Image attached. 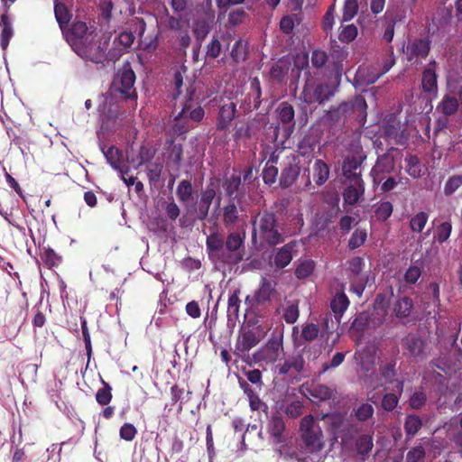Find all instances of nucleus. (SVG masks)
Wrapping results in <instances>:
<instances>
[{
    "label": "nucleus",
    "instance_id": "nucleus-38",
    "mask_svg": "<svg viewBox=\"0 0 462 462\" xmlns=\"http://www.w3.org/2000/svg\"><path fill=\"white\" fill-rule=\"evenodd\" d=\"M350 106L347 102L341 103L338 106L330 108L328 111V119L339 123L345 121V119L351 115Z\"/></svg>",
    "mask_w": 462,
    "mask_h": 462
},
{
    "label": "nucleus",
    "instance_id": "nucleus-13",
    "mask_svg": "<svg viewBox=\"0 0 462 462\" xmlns=\"http://www.w3.org/2000/svg\"><path fill=\"white\" fill-rule=\"evenodd\" d=\"M259 342L260 338L254 330L245 329L239 333L235 345L234 354L238 357H244Z\"/></svg>",
    "mask_w": 462,
    "mask_h": 462
},
{
    "label": "nucleus",
    "instance_id": "nucleus-6",
    "mask_svg": "<svg viewBox=\"0 0 462 462\" xmlns=\"http://www.w3.org/2000/svg\"><path fill=\"white\" fill-rule=\"evenodd\" d=\"M436 113L440 116L454 117L462 113V85L448 82L439 102L436 106Z\"/></svg>",
    "mask_w": 462,
    "mask_h": 462
},
{
    "label": "nucleus",
    "instance_id": "nucleus-3",
    "mask_svg": "<svg viewBox=\"0 0 462 462\" xmlns=\"http://www.w3.org/2000/svg\"><path fill=\"white\" fill-rule=\"evenodd\" d=\"M282 228L273 212L263 210L253 220V239L259 236L262 243L273 246L283 243Z\"/></svg>",
    "mask_w": 462,
    "mask_h": 462
},
{
    "label": "nucleus",
    "instance_id": "nucleus-19",
    "mask_svg": "<svg viewBox=\"0 0 462 462\" xmlns=\"http://www.w3.org/2000/svg\"><path fill=\"white\" fill-rule=\"evenodd\" d=\"M305 361L300 353L290 356L287 357L283 364L279 365V374H294L300 373L304 368Z\"/></svg>",
    "mask_w": 462,
    "mask_h": 462
},
{
    "label": "nucleus",
    "instance_id": "nucleus-31",
    "mask_svg": "<svg viewBox=\"0 0 462 462\" xmlns=\"http://www.w3.org/2000/svg\"><path fill=\"white\" fill-rule=\"evenodd\" d=\"M0 25L2 27L1 35H0V45L1 48L5 51L7 49L10 40L14 35V30L12 27V23L10 18L7 14H3L0 18Z\"/></svg>",
    "mask_w": 462,
    "mask_h": 462
},
{
    "label": "nucleus",
    "instance_id": "nucleus-63",
    "mask_svg": "<svg viewBox=\"0 0 462 462\" xmlns=\"http://www.w3.org/2000/svg\"><path fill=\"white\" fill-rule=\"evenodd\" d=\"M319 328L314 323L306 324L301 330L300 337L305 341H313L318 337Z\"/></svg>",
    "mask_w": 462,
    "mask_h": 462
},
{
    "label": "nucleus",
    "instance_id": "nucleus-44",
    "mask_svg": "<svg viewBox=\"0 0 462 462\" xmlns=\"http://www.w3.org/2000/svg\"><path fill=\"white\" fill-rule=\"evenodd\" d=\"M429 214L425 211H420L410 219V228L413 233H421L429 220Z\"/></svg>",
    "mask_w": 462,
    "mask_h": 462
},
{
    "label": "nucleus",
    "instance_id": "nucleus-48",
    "mask_svg": "<svg viewBox=\"0 0 462 462\" xmlns=\"http://www.w3.org/2000/svg\"><path fill=\"white\" fill-rule=\"evenodd\" d=\"M406 171L407 173L414 178L418 179L421 177V164L419 159L414 155H409L405 158Z\"/></svg>",
    "mask_w": 462,
    "mask_h": 462
},
{
    "label": "nucleus",
    "instance_id": "nucleus-46",
    "mask_svg": "<svg viewBox=\"0 0 462 462\" xmlns=\"http://www.w3.org/2000/svg\"><path fill=\"white\" fill-rule=\"evenodd\" d=\"M183 157V144L182 143H175L174 140L171 139L170 141L169 146V161L179 167L182 162Z\"/></svg>",
    "mask_w": 462,
    "mask_h": 462
},
{
    "label": "nucleus",
    "instance_id": "nucleus-40",
    "mask_svg": "<svg viewBox=\"0 0 462 462\" xmlns=\"http://www.w3.org/2000/svg\"><path fill=\"white\" fill-rule=\"evenodd\" d=\"M54 14L60 28L64 32L71 17L68 8L62 3H56L54 5Z\"/></svg>",
    "mask_w": 462,
    "mask_h": 462
},
{
    "label": "nucleus",
    "instance_id": "nucleus-2",
    "mask_svg": "<svg viewBox=\"0 0 462 462\" xmlns=\"http://www.w3.org/2000/svg\"><path fill=\"white\" fill-rule=\"evenodd\" d=\"M245 237L238 232H230L226 240L218 232H212L206 239L209 256L226 265H235L243 261Z\"/></svg>",
    "mask_w": 462,
    "mask_h": 462
},
{
    "label": "nucleus",
    "instance_id": "nucleus-14",
    "mask_svg": "<svg viewBox=\"0 0 462 462\" xmlns=\"http://www.w3.org/2000/svg\"><path fill=\"white\" fill-rule=\"evenodd\" d=\"M283 153V149H275L271 152V154L263 170V180L265 184L273 185V183L276 182L279 173L277 164L280 165L281 155H282Z\"/></svg>",
    "mask_w": 462,
    "mask_h": 462
},
{
    "label": "nucleus",
    "instance_id": "nucleus-42",
    "mask_svg": "<svg viewBox=\"0 0 462 462\" xmlns=\"http://www.w3.org/2000/svg\"><path fill=\"white\" fill-rule=\"evenodd\" d=\"M101 383L103 387L97 390L96 393V401L99 405L106 406L110 403L113 398L112 387L103 378H101Z\"/></svg>",
    "mask_w": 462,
    "mask_h": 462
},
{
    "label": "nucleus",
    "instance_id": "nucleus-28",
    "mask_svg": "<svg viewBox=\"0 0 462 462\" xmlns=\"http://www.w3.org/2000/svg\"><path fill=\"white\" fill-rule=\"evenodd\" d=\"M413 309V300L409 296L398 297L393 304V313L398 319L408 318Z\"/></svg>",
    "mask_w": 462,
    "mask_h": 462
},
{
    "label": "nucleus",
    "instance_id": "nucleus-36",
    "mask_svg": "<svg viewBox=\"0 0 462 462\" xmlns=\"http://www.w3.org/2000/svg\"><path fill=\"white\" fill-rule=\"evenodd\" d=\"M239 293V290H235L234 292L228 297L226 310L228 321L236 322L238 319L241 303Z\"/></svg>",
    "mask_w": 462,
    "mask_h": 462
},
{
    "label": "nucleus",
    "instance_id": "nucleus-62",
    "mask_svg": "<svg viewBox=\"0 0 462 462\" xmlns=\"http://www.w3.org/2000/svg\"><path fill=\"white\" fill-rule=\"evenodd\" d=\"M154 155L155 150L145 145H142L139 149V152L137 155L138 163L136 165V168H139L142 165L150 162L152 159L154 157Z\"/></svg>",
    "mask_w": 462,
    "mask_h": 462
},
{
    "label": "nucleus",
    "instance_id": "nucleus-43",
    "mask_svg": "<svg viewBox=\"0 0 462 462\" xmlns=\"http://www.w3.org/2000/svg\"><path fill=\"white\" fill-rule=\"evenodd\" d=\"M314 269L315 262L313 260H302L297 264L294 274L298 279L303 280L310 276L314 272Z\"/></svg>",
    "mask_w": 462,
    "mask_h": 462
},
{
    "label": "nucleus",
    "instance_id": "nucleus-26",
    "mask_svg": "<svg viewBox=\"0 0 462 462\" xmlns=\"http://www.w3.org/2000/svg\"><path fill=\"white\" fill-rule=\"evenodd\" d=\"M421 89L426 94H438V76L435 69L427 68L421 75Z\"/></svg>",
    "mask_w": 462,
    "mask_h": 462
},
{
    "label": "nucleus",
    "instance_id": "nucleus-22",
    "mask_svg": "<svg viewBox=\"0 0 462 462\" xmlns=\"http://www.w3.org/2000/svg\"><path fill=\"white\" fill-rule=\"evenodd\" d=\"M365 184L364 180L360 182H349V185L343 191L344 203L354 206L356 205L360 198L364 195Z\"/></svg>",
    "mask_w": 462,
    "mask_h": 462
},
{
    "label": "nucleus",
    "instance_id": "nucleus-49",
    "mask_svg": "<svg viewBox=\"0 0 462 462\" xmlns=\"http://www.w3.org/2000/svg\"><path fill=\"white\" fill-rule=\"evenodd\" d=\"M460 187H462V173L454 174L448 177L445 182L443 192L446 196L453 195Z\"/></svg>",
    "mask_w": 462,
    "mask_h": 462
},
{
    "label": "nucleus",
    "instance_id": "nucleus-45",
    "mask_svg": "<svg viewBox=\"0 0 462 462\" xmlns=\"http://www.w3.org/2000/svg\"><path fill=\"white\" fill-rule=\"evenodd\" d=\"M211 30V25L208 21L206 19H197L194 22L193 25V33L195 35L196 40L199 42H202V41L207 37Z\"/></svg>",
    "mask_w": 462,
    "mask_h": 462
},
{
    "label": "nucleus",
    "instance_id": "nucleus-15",
    "mask_svg": "<svg viewBox=\"0 0 462 462\" xmlns=\"http://www.w3.org/2000/svg\"><path fill=\"white\" fill-rule=\"evenodd\" d=\"M296 246V242L291 241L281 248L273 250L270 257V263L277 269H283L290 264L293 255L292 251Z\"/></svg>",
    "mask_w": 462,
    "mask_h": 462
},
{
    "label": "nucleus",
    "instance_id": "nucleus-21",
    "mask_svg": "<svg viewBox=\"0 0 462 462\" xmlns=\"http://www.w3.org/2000/svg\"><path fill=\"white\" fill-rule=\"evenodd\" d=\"M285 430V422L282 416L276 412L268 420L267 432L273 438V441L276 444L282 443V434Z\"/></svg>",
    "mask_w": 462,
    "mask_h": 462
},
{
    "label": "nucleus",
    "instance_id": "nucleus-18",
    "mask_svg": "<svg viewBox=\"0 0 462 462\" xmlns=\"http://www.w3.org/2000/svg\"><path fill=\"white\" fill-rule=\"evenodd\" d=\"M362 161L356 157H348L343 162L342 171L344 177L349 182H360L363 180L360 167Z\"/></svg>",
    "mask_w": 462,
    "mask_h": 462
},
{
    "label": "nucleus",
    "instance_id": "nucleus-54",
    "mask_svg": "<svg viewBox=\"0 0 462 462\" xmlns=\"http://www.w3.org/2000/svg\"><path fill=\"white\" fill-rule=\"evenodd\" d=\"M393 206L390 201L381 202L375 208L374 214L379 221H386L393 214Z\"/></svg>",
    "mask_w": 462,
    "mask_h": 462
},
{
    "label": "nucleus",
    "instance_id": "nucleus-47",
    "mask_svg": "<svg viewBox=\"0 0 462 462\" xmlns=\"http://www.w3.org/2000/svg\"><path fill=\"white\" fill-rule=\"evenodd\" d=\"M261 97H262V89L261 84L258 78H254L250 82V92L247 97L251 100L253 98V107L254 109H258L261 106Z\"/></svg>",
    "mask_w": 462,
    "mask_h": 462
},
{
    "label": "nucleus",
    "instance_id": "nucleus-53",
    "mask_svg": "<svg viewBox=\"0 0 462 462\" xmlns=\"http://www.w3.org/2000/svg\"><path fill=\"white\" fill-rule=\"evenodd\" d=\"M451 231V223L449 221H445L437 226L434 237L438 243L443 244L449 238Z\"/></svg>",
    "mask_w": 462,
    "mask_h": 462
},
{
    "label": "nucleus",
    "instance_id": "nucleus-30",
    "mask_svg": "<svg viewBox=\"0 0 462 462\" xmlns=\"http://www.w3.org/2000/svg\"><path fill=\"white\" fill-rule=\"evenodd\" d=\"M347 103L350 106L349 108L351 114H356V116L359 119V121L365 124L367 116V104L365 97L361 95H356L351 101Z\"/></svg>",
    "mask_w": 462,
    "mask_h": 462
},
{
    "label": "nucleus",
    "instance_id": "nucleus-24",
    "mask_svg": "<svg viewBox=\"0 0 462 462\" xmlns=\"http://www.w3.org/2000/svg\"><path fill=\"white\" fill-rule=\"evenodd\" d=\"M321 430L301 433V439L308 453H316L322 449Z\"/></svg>",
    "mask_w": 462,
    "mask_h": 462
},
{
    "label": "nucleus",
    "instance_id": "nucleus-12",
    "mask_svg": "<svg viewBox=\"0 0 462 462\" xmlns=\"http://www.w3.org/2000/svg\"><path fill=\"white\" fill-rule=\"evenodd\" d=\"M395 167L393 157L384 153L377 158L374 166L371 170V176L374 185H379L385 180V175L391 173Z\"/></svg>",
    "mask_w": 462,
    "mask_h": 462
},
{
    "label": "nucleus",
    "instance_id": "nucleus-25",
    "mask_svg": "<svg viewBox=\"0 0 462 462\" xmlns=\"http://www.w3.org/2000/svg\"><path fill=\"white\" fill-rule=\"evenodd\" d=\"M239 201L240 199L237 201L230 199L222 208V220L225 226H234L239 221V209L237 208Z\"/></svg>",
    "mask_w": 462,
    "mask_h": 462
},
{
    "label": "nucleus",
    "instance_id": "nucleus-17",
    "mask_svg": "<svg viewBox=\"0 0 462 462\" xmlns=\"http://www.w3.org/2000/svg\"><path fill=\"white\" fill-rule=\"evenodd\" d=\"M282 350V342L281 339H270L267 344L258 351L257 358L259 361L274 363L278 359Z\"/></svg>",
    "mask_w": 462,
    "mask_h": 462
},
{
    "label": "nucleus",
    "instance_id": "nucleus-55",
    "mask_svg": "<svg viewBox=\"0 0 462 462\" xmlns=\"http://www.w3.org/2000/svg\"><path fill=\"white\" fill-rule=\"evenodd\" d=\"M247 19L248 14L243 7L236 8L228 14V23L233 26L244 23Z\"/></svg>",
    "mask_w": 462,
    "mask_h": 462
},
{
    "label": "nucleus",
    "instance_id": "nucleus-52",
    "mask_svg": "<svg viewBox=\"0 0 462 462\" xmlns=\"http://www.w3.org/2000/svg\"><path fill=\"white\" fill-rule=\"evenodd\" d=\"M310 394L319 401H328L334 397V390L327 385L319 384L313 387Z\"/></svg>",
    "mask_w": 462,
    "mask_h": 462
},
{
    "label": "nucleus",
    "instance_id": "nucleus-37",
    "mask_svg": "<svg viewBox=\"0 0 462 462\" xmlns=\"http://www.w3.org/2000/svg\"><path fill=\"white\" fill-rule=\"evenodd\" d=\"M349 305V300L344 292L337 293L330 302V308L337 318H341Z\"/></svg>",
    "mask_w": 462,
    "mask_h": 462
},
{
    "label": "nucleus",
    "instance_id": "nucleus-51",
    "mask_svg": "<svg viewBox=\"0 0 462 462\" xmlns=\"http://www.w3.org/2000/svg\"><path fill=\"white\" fill-rule=\"evenodd\" d=\"M41 258L50 269L60 264L62 258L53 249L47 248L41 254Z\"/></svg>",
    "mask_w": 462,
    "mask_h": 462
},
{
    "label": "nucleus",
    "instance_id": "nucleus-32",
    "mask_svg": "<svg viewBox=\"0 0 462 462\" xmlns=\"http://www.w3.org/2000/svg\"><path fill=\"white\" fill-rule=\"evenodd\" d=\"M300 315L299 300H287L282 308V316L288 324H294Z\"/></svg>",
    "mask_w": 462,
    "mask_h": 462
},
{
    "label": "nucleus",
    "instance_id": "nucleus-64",
    "mask_svg": "<svg viewBox=\"0 0 462 462\" xmlns=\"http://www.w3.org/2000/svg\"><path fill=\"white\" fill-rule=\"evenodd\" d=\"M399 403V396L395 393H385L381 402V407L386 411H393Z\"/></svg>",
    "mask_w": 462,
    "mask_h": 462
},
{
    "label": "nucleus",
    "instance_id": "nucleus-50",
    "mask_svg": "<svg viewBox=\"0 0 462 462\" xmlns=\"http://www.w3.org/2000/svg\"><path fill=\"white\" fill-rule=\"evenodd\" d=\"M353 411L356 420L365 422L373 417L374 410L372 404L365 402L359 405Z\"/></svg>",
    "mask_w": 462,
    "mask_h": 462
},
{
    "label": "nucleus",
    "instance_id": "nucleus-23",
    "mask_svg": "<svg viewBox=\"0 0 462 462\" xmlns=\"http://www.w3.org/2000/svg\"><path fill=\"white\" fill-rule=\"evenodd\" d=\"M176 195L179 201L183 205L187 210L189 206L193 202L194 188L192 183L188 180H182L177 186Z\"/></svg>",
    "mask_w": 462,
    "mask_h": 462
},
{
    "label": "nucleus",
    "instance_id": "nucleus-5",
    "mask_svg": "<svg viewBox=\"0 0 462 462\" xmlns=\"http://www.w3.org/2000/svg\"><path fill=\"white\" fill-rule=\"evenodd\" d=\"M135 73L128 66L124 67L114 78L109 92L111 95L136 104L137 93L134 88Z\"/></svg>",
    "mask_w": 462,
    "mask_h": 462
},
{
    "label": "nucleus",
    "instance_id": "nucleus-58",
    "mask_svg": "<svg viewBox=\"0 0 462 462\" xmlns=\"http://www.w3.org/2000/svg\"><path fill=\"white\" fill-rule=\"evenodd\" d=\"M366 237H367V233L365 229L356 228L353 232V234L348 241V247L350 249H356V248L360 247L365 242Z\"/></svg>",
    "mask_w": 462,
    "mask_h": 462
},
{
    "label": "nucleus",
    "instance_id": "nucleus-11",
    "mask_svg": "<svg viewBox=\"0 0 462 462\" xmlns=\"http://www.w3.org/2000/svg\"><path fill=\"white\" fill-rule=\"evenodd\" d=\"M431 48V42L429 38H415L406 47L405 54L409 62H416L428 57Z\"/></svg>",
    "mask_w": 462,
    "mask_h": 462
},
{
    "label": "nucleus",
    "instance_id": "nucleus-9",
    "mask_svg": "<svg viewBox=\"0 0 462 462\" xmlns=\"http://www.w3.org/2000/svg\"><path fill=\"white\" fill-rule=\"evenodd\" d=\"M335 88L328 84H319L313 89L310 85H305L302 90V99L311 105L316 102L322 104L334 96Z\"/></svg>",
    "mask_w": 462,
    "mask_h": 462
},
{
    "label": "nucleus",
    "instance_id": "nucleus-59",
    "mask_svg": "<svg viewBox=\"0 0 462 462\" xmlns=\"http://www.w3.org/2000/svg\"><path fill=\"white\" fill-rule=\"evenodd\" d=\"M357 28L354 24H348L346 26H342V29L339 32L338 39L342 42H351L357 36Z\"/></svg>",
    "mask_w": 462,
    "mask_h": 462
},
{
    "label": "nucleus",
    "instance_id": "nucleus-4",
    "mask_svg": "<svg viewBox=\"0 0 462 462\" xmlns=\"http://www.w3.org/2000/svg\"><path fill=\"white\" fill-rule=\"evenodd\" d=\"M220 179L211 178L205 189H202L199 195L189 206L187 214L193 217L194 219L204 221L208 217L210 207L216 200L217 207L219 208L221 202V195L217 194Z\"/></svg>",
    "mask_w": 462,
    "mask_h": 462
},
{
    "label": "nucleus",
    "instance_id": "nucleus-41",
    "mask_svg": "<svg viewBox=\"0 0 462 462\" xmlns=\"http://www.w3.org/2000/svg\"><path fill=\"white\" fill-rule=\"evenodd\" d=\"M185 112H180L174 118V124L172 126L173 133L177 135H183L189 129L193 128V124L189 121L188 118L184 117Z\"/></svg>",
    "mask_w": 462,
    "mask_h": 462
},
{
    "label": "nucleus",
    "instance_id": "nucleus-57",
    "mask_svg": "<svg viewBox=\"0 0 462 462\" xmlns=\"http://www.w3.org/2000/svg\"><path fill=\"white\" fill-rule=\"evenodd\" d=\"M335 14L336 9L335 5H330L327 10L323 20H322V29L327 35L332 32L333 26L335 24Z\"/></svg>",
    "mask_w": 462,
    "mask_h": 462
},
{
    "label": "nucleus",
    "instance_id": "nucleus-61",
    "mask_svg": "<svg viewBox=\"0 0 462 462\" xmlns=\"http://www.w3.org/2000/svg\"><path fill=\"white\" fill-rule=\"evenodd\" d=\"M426 451L422 445L411 448L406 454L405 462H420L425 458Z\"/></svg>",
    "mask_w": 462,
    "mask_h": 462
},
{
    "label": "nucleus",
    "instance_id": "nucleus-7",
    "mask_svg": "<svg viewBox=\"0 0 462 462\" xmlns=\"http://www.w3.org/2000/svg\"><path fill=\"white\" fill-rule=\"evenodd\" d=\"M280 167V186L288 189L295 183L300 173V156L292 152L281 155Z\"/></svg>",
    "mask_w": 462,
    "mask_h": 462
},
{
    "label": "nucleus",
    "instance_id": "nucleus-16",
    "mask_svg": "<svg viewBox=\"0 0 462 462\" xmlns=\"http://www.w3.org/2000/svg\"><path fill=\"white\" fill-rule=\"evenodd\" d=\"M236 104L228 101L220 106L216 120V128L217 131H224L231 126L233 120L236 116Z\"/></svg>",
    "mask_w": 462,
    "mask_h": 462
},
{
    "label": "nucleus",
    "instance_id": "nucleus-60",
    "mask_svg": "<svg viewBox=\"0 0 462 462\" xmlns=\"http://www.w3.org/2000/svg\"><path fill=\"white\" fill-rule=\"evenodd\" d=\"M162 168L163 166L160 162H150L147 165L146 171L150 183L154 184L160 180Z\"/></svg>",
    "mask_w": 462,
    "mask_h": 462
},
{
    "label": "nucleus",
    "instance_id": "nucleus-35",
    "mask_svg": "<svg viewBox=\"0 0 462 462\" xmlns=\"http://www.w3.org/2000/svg\"><path fill=\"white\" fill-rule=\"evenodd\" d=\"M423 423L420 416L416 414H408L404 420V431L406 438H413L422 428Z\"/></svg>",
    "mask_w": 462,
    "mask_h": 462
},
{
    "label": "nucleus",
    "instance_id": "nucleus-39",
    "mask_svg": "<svg viewBox=\"0 0 462 462\" xmlns=\"http://www.w3.org/2000/svg\"><path fill=\"white\" fill-rule=\"evenodd\" d=\"M374 447L373 437L369 434L360 435L356 441V448L358 455L362 456L363 459L369 455Z\"/></svg>",
    "mask_w": 462,
    "mask_h": 462
},
{
    "label": "nucleus",
    "instance_id": "nucleus-20",
    "mask_svg": "<svg viewBox=\"0 0 462 462\" xmlns=\"http://www.w3.org/2000/svg\"><path fill=\"white\" fill-rule=\"evenodd\" d=\"M104 156L107 162L121 174H127L129 172V167H123L124 155L123 152L117 147L111 145L106 150L102 149Z\"/></svg>",
    "mask_w": 462,
    "mask_h": 462
},
{
    "label": "nucleus",
    "instance_id": "nucleus-29",
    "mask_svg": "<svg viewBox=\"0 0 462 462\" xmlns=\"http://www.w3.org/2000/svg\"><path fill=\"white\" fill-rule=\"evenodd\" d=\"M291 67V64L290 60L281 59L272 66L270 76L273 80L280 83L283 81L285 77L288 75Z\"/></svg>",
    "mask_w": 462,
    "mask_h": 462
},
{
    "label": "nucleus",
    "instance_id": "nucleus-56",
    "mask_svg": "<svg viewBox=\"0 0 462 462\" xmlns=\"http://www.w3.org/2000/svg\"><path fill=\"white\" fill-rule=\"evenodd\" d=\"M358 11L357 0H345L343 6L342 22L352 20Z\"/></svg>",
    "mask_w": 462,
    "mask_h": 462
},
{
    "label": "nucleus",
    "instance_id": "nucleus-33",
    "mask_svg": "<svg viewBox=\"0 0 462 462\" xmlns=\"http://www.w3.org/2000/svg\"><path fill=\"white\" fill-rule=\"evenodd\" d=\"M330 170L328 165L320 159H317L313 165V179L318 186L323 185L328 179Z\"/></svg>",
    "mask_w": 462,
    "mask_h": 462
},
{
    "label": "nucleus",
    "instance_id": "nucleus-34",
    "mask_svg": "<svg viewBox=\"0 0 462 462\" xmlns=\"http://www.w3.org/2000/svg\"><path fill=\"white\" fill-rule=\"evenodd\" d=\"M222 186L225 189L226 197L228 198V200H236L237 192L241 186V176L232 174L229 178L224 180Z\"/></svg>",
    "mask_w": 462,
    "mask_h": 462
},
{
    "label": "nucleus",
    "instance_id": "nucleus-8",
    "mask_svg": "<svg viewBox=\"0 0 462 462\" xmlns=\"http://www.w3.org/2000/svg\"><path fill=\"white\" fill-rule=\"evenodd\" d=\"M403 355L417 360H424L430 351L426 339L418 333H409L401 340Z\"/></svg>",
    "mask_w": 462,
    "mask_h": 462
},
{
    "label": "nucleus",
    "instance_id": "nucleus-1",
    "mask_svg": "<svg viewBox=\"0 0 462 462\" xmlns=\"http://www.w3.org/2000/svg\"><path fill=\"white\" fill-rule=\"evenodd\" d=\"M62 33L72 50L81 58L94 63H102L106 56V46L97 43V27L94 23L75 20Z\"/></svg>",
    "mask_w": 462,
    "mask_h": 462
},
{
    "label": "nucleus",
    "instance_id": "nucleus-10",
    "mask_svg": "<svg viewBox=\"0 0 462 462\" xmlns=\"http://www.w3.org/2000/svg\"><path fill=\"white\" fill-rule=\"evenodd\" d=\"M276 286L277 282L275 281L263 277L253 297L247 296L245 301H252L253 305H262L270 302L276 292Z\"/></svg>",
    "mask_w": 462,
    "mask_h": 462
},
{
    "label": "nucleus",
    "instance_id": "nucleus-27",
    "mask_svg": "<svg viewBox=\"0 0 462 462\" xmlns=\"http://www.w3.org/2000/svg\"><path fill=\"white\" fill-rule=\"evenodd\" d=\"M278 117L282 124L288 125L289 134L293 131L295 125L294 108L288 102H282L277 108Z\"/></svg>",
    "mask_w": 462,
    "mask_h": 462
}]
</instances>
